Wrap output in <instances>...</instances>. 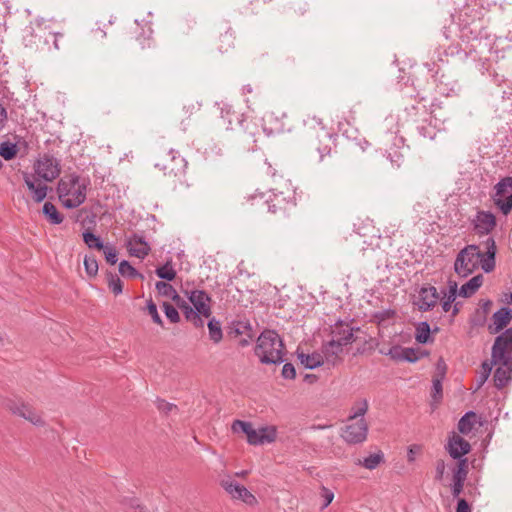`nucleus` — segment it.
<instances>
[{
    "label": "nucleus",
    "mask_w": 512,
    "mask_h": 512,
    "mask_svg": "<svg viewBox=\"0 0 512 512\" xmlns=\"http://www.w3.org/2000/svg\"><path fill=\"white\" fill-rule=\"evenodd\" d=\"M485 254L475 244L467 245L458 254L454 263L455 272L462 277L473 273L481 262V268L489 273L495 268V256L497 252L495 240L488 237L484 242Z\"/></svg>",
    "instance_id": "f257e3e1"
},
{
    "label": "nucleus",
    "mask_w": 512,
    "mask_h": 512,
    "mask_svg": "<svg viewBox=\"0 0 512 512\" xmlns=\"http://www.w3.org/2000/svg\"><path fill=\"white\" fill-rule=\"evenodd\" d=\"M303 138L309 154H316L318 161H324L335 148L336 135L331 133L316 115H308L303 120Z\"/></svg>",
    "instance_id": "f03ea898"
},
{
    "label": "nucleus",
    "mask_w": 512,
    "mask_h": 512,
    "mask_svg": "<svg viewBox=\"0 0 512 512\" xmlns=\"http://www.w3.org/2000/svg\"><path fill=\"white\" fill-rule=\"evenodd\" d=\"M89 181L77 174L61 178L57 185L59 200L65 208H77L86 200Z\"/></svg>",
    "instance_id": "7ed1b4c3"
},
{
    "label": "nucleus",
    "mask_w": 512,
    "mask_h": 512,
    "mask_svg": "<svg viewBox=\"0 0 512 512\" xmlns=\"http://www.w3.org/2000/svg\"><path fill=\"white\" fill-rule=\"evenodd\" d=\"M255 355L263 364H280L284 362V344L274 330H264L257 338Z\"/></svg>",
    "instance_id": "20e7f679"
},
{
    "label": "nucleus",
    "mask_w": 512,
    "mask_h": 512,
    "mask_svg": "<svg viewBox=\"0 0 512 512\" xmlns=\"http://www.w3.org/2000/svg\"><path fill=\"white\" fill-rule=\"evenodd\" d=\"M354 328L349 323L338 321L331 327V339L322 347L328 362L335 363L343 352V347L354 341Z\"/></svg>",
    "instance_id": "39448f33"
},
{
    "label": "nucleus",
    "mask_w": 512,
    "mask_h": 512,
    "mask_svg": "<svg viewBox=\"0 0 512 512\" xmlns=\"http://www.w3.org/2000/svg\"><path fill=\"white\" fill-rule=\"evenodd\" d=\"M413 102L410 106L406 107L407 114L415 121L427 122L428 118L439 120L436 113L437 108H440V103L436 98L429 97L418 91L412 96Z\"/></svg>",
    "instance_id": "423d86ee"
},
{
    "label": "nucleus",
    "mask_w": 512,
    "mask_h": 512,
    "mask_svg": "<svg viewBox=\"0 0 512 512\" xmlns=\"http://www.w3.org/2000/svg\"><path fill=\"white\" fill-rule=\"evenodd\" d=\"M264 203L270 213L289 218L295 213L297 206L295 191L289 188L286 191H272Z\"/></svg>",
    "instance_id": "0eeeda50"
},
{
    "label": "nucleus",
    "mask_w": 512,
    "mask_h": 512,
    "mask_svg": "<svg viewBox=\"0 0 512 512\" xmlns=\"http://www.w3.org/2000/svg\"><path fill=\"white\" fill-rule=\"evenodd\" d=\"M187 164L186 159L178 151L170 149L162 153L155 167L167 176L181 178L186 173Z\"/></svg>",
    "instance_id": "6e6552de"
},
{
    "label": "nucleus",
    "mask_w": 512,
    "mask_h": 512,
    "mask_svg": "<svg viewBox=\"0 0 512 512\" xmlns=\"http://www.w3.org/2000/svg\"><path fill=\"white\" fill-rule=\"evenodd\" d=\"M60 172V162L52 155L44 154L35 164L36 175L47 182L56 179Z\"/></svg>",
    "instance_id": "1a4fd4ad"
},
{
    "label": "nucleus",
    "mask_w": 512,
    "mask_h": 512,
    "mask_svg": "<svg viewBox=\"0 0 512 512\" xmlns=\"http://www.w3.org/2000/svg\"><path fill=\"white\" fill-rule=\"evenodd\" d=\"M368 434V424L365 419H356L348 421L344 427L342 438L349 444H358L366 440Z\"/></svg>",
    "instance_id": "9d476101"
},
{
    "label": "nucleus",
    "mask_w": 512,
    "mask_h": 512,
    "mask_svg": "<svg viewBox=\"0 0 512 512\" xmlns=\"http://www.w3.org/2000/svg\"><path fill=\"white\" fill-rule=\"evenodd\" d=\"M220 485L233 499L242 500L251 506L257 504L256 497L245 486L232 480L230 477L222 479Z\"/></svg>",
    "instance_id": "9b49d317"
},
{
    "label": "nucleus",
    "mask_w": 512,
    "mask_h": 512,
    "mask_svg": "<svg viewBox=\"0 0 512 512\" xmlns=\"http://www.w3.org/2000/svg\"><path fill=\"white\" fill-rule=\"evenodd\" d=\"M433 78L436 83V88L441 95L447 97L458 95L461 90L458 81L451 74L442 72L440 69L435 71Z\"/></svg>",
    "instance_id": "f8f14e48"
},
{
    "label": "nucleus",
    "mask_w": 512,
    "mask_h": 512,
    "mask_svg": "<svg viewBox=\"0 0 512 512\" xmlns=\"http://www.w3.org/2000/svg\"><path fill=\"white\" fill-rule=\"evenodd\" d=\"M475 233L479 236L490 234L496 227V217L490 211L480 210L471 220Z\"/></svg>",
    "instance_id": "ddd939ff"
},
{
    "label": "nucleus",
    "mask_w": 512,
    "mask_h": 512,
    "mask_svg": "<svg viewBox=\"0 0 512 512\" xmlns=\"http://www.w3.org/2000/svg\"><path fill=\"white\" fill-rule=\"evenodd\" d=\"M512 328L506 329L496 337L492 347V358H512Z\"/></svg>",
    "instance_id": "4468645a"
},
{
    "label": "nucleus",
    "mask_w": 512,
    "mask_h": 512,
    "mask_svg": "<svg viewBox=\"0 0 512 512\" xmlns=\"http://www.w3.org/2000/svg\"><path fill=\"white\" fill-rule=\"evenodd\" d=\"M440 294L434 286L421 287L414 304L420 311H430L437 304Z\"/></svg>",
    "instance_id": "2eb2a0df"
},
{
    "label": "nucleus",
    "mask_w": 512,
    "mask_h": 512,
    "mask_svg": "<svg viewBox=\"0 0 512 512\" xmlns=\"http://www.w3.org/2000/svg\"><path fill=\"white\" fill-rule=\"evenodd\" d=\"M494 365H498L494 372L493 380L498 389L505 387L511 380L512 358H493Z\"/></svg>",
    "instance_id": "dca6fc26"
},
{
    "label": "nucleus",
    "mask_w": 512,
    "mask_h": 512,
    "mask_svg": "<svg viewBox=\"0 0 512 512\" xmlns=\"http://www.w3.org/2000/svg\"><path fill=\"white\" fill-rule=\"evenodd\" d=\"M445 449L453 459L460 460L465 459L464 456L470 452L471 445L467 440L453 432L448 438Z\"/></svg>",
    "instance_id": "f3484780"
},
{
    "label": "nucleus",
    "mask_w": 512,
    "mask_h": 512,
    "mask_svg": "<svg viewBox=\"0 0 512 512\" xmlns=\"http://www.w3.org/2000/svg\"><path fill=\"white\" fill-rule=\"evenodd\" d=\"M126 246L129 254L139 259H144L151 251L149 243L139 233L129 236L126 240Z\"/></svg>",
    "instance_id": "a211bd4d"
},
{
    "label": "nucleus",
    "mask_w": 512,
    "mask_h": 512,
    "mask_svg": "<svg viewBox=\"0 0 512 512\" xmlns=\"http://www.w3.org/2000/svg\"><path fill=\"white\" fill-rule=\"evenodd\" d=\"M7 407L13 414L18 415V416L28 420L29 422H31L32 424H34L36 426L44 425V421H43L41 415H39L37 413V411L35 409H33L31 406H29L28 404H25V403L17 404L13 401H9V403L7 404Z\"/></svg>",
    "instance_id": "6ab92c4d"
},
{
    "label": "nucleus",
    "mask_w": 512,
    "mask_h": 512,
    "mask_svg": "<svg viewBox=\"0 0 512 512\" xmlns=\"http://www.w3.org/2000/svg\"><path fill=\"white\" fill-rule=\"evenodd\" d=\"M189 301L202 316L208 318L211 315L210 296L203 290L185 291Z\"/></svg>",
    "instance_id": "aec40b11"
},
{
    "label": "nucleus",
    "mask_w": 512,
    "mask_h": 512,
    "mask_svg": "<svg viewBox=\"0 0 512 512\" xmlns=\"http://www.w3.org/2000/svg\"><path fill=\"white\" fill-rule=\"evenodd\" d=\"M258 128L256 124L246 123L245 129L239 131L238 140L239 146L242 151H255L257 148L256 134Z\"/></svg>",
    "instance_id": "412c9836"
},
{
    "label": "nucleus",
    "mask_w": 512,
    "mask_h": 512,
    "mask_svg": "<svg viewBox=\"0 0 512 512\" xmlns=\"http://www.w3.org/2000/svg\"><path fill=\"white\" fill-rule=\"evenodd\" d=\"M23 180L32 194V199L36 203H40L46 198L48 192V186L46 184L40 182L34 175L27 172L23 173Z\"/></svg>",
    "instance_id": "4be33fe9"
},
{
    "label": "nucleus",
    "mask_w": 512,
    "mask_h": 512,
    "mask_svg": "<svg viewBox=\"0 0 512 512\" xmlns=\"http://www.w3.org/2000/svg\"><path fill=\"white\" fill-rule=\"evenodd\" d=\"M246 438L251 445H260L264 443H271L276 438V430L271 427H262L258 430L252 426L246 434Z\"/></svg>",
    "instance_id": "5701e85b"
},
{
    "label": "nucleus",
    "mask_w": 512,
    "mask_h": 512,
    "mask_svg": "<svg viewBox=\"0 0 512 512\" xmlns=\"http://www.w3.org/2000/svg\"><path fill=\"white\" fill-rule=\"evenodd\" d=\"M262 121V130L268 137L280 134L285 130L283 120L275 116L274 113H266Z\"/></svg>",
    "instance_id": "b1692460"
},
{
    "label": "nucleus",
    "mask_w": 512,
    "mask_h": 512,
    "mask_svg": "<svg viewBox=\"0 0 512 512\" xmlns=\"http://www.w3.org/2000/svg\"><path fill=\"white\" fill-rule=\"evenodd\" d=\"M512 319V310L508 307H502L492 316V325L489 326L491 333H498L509 324Z\"/></svg>",
    "instance_id": "393cba45"
},
{
    "label": "nucleus",
    "mask_w": 512,
    "mask_h": 512,
    "mask_svg": "<svg viewBox=\"0 0 512 512\" xmlns=\"http://www.w3.org/2000/svg\"><path fill=\"white\" fill-rule=\"evenodd\" d=\"M439 120H434V118H428L427 122L424 121H418L417 125V131L420 136H422L424 139L433 140L435 139L437 133L441 130V127H439L438 122ZM444 119L442 120V122Z\"/></svg>",
    "instance_id": "a878e982"
},
{
    "label": "nucleus",
    "mask_w": 512,
    "mask_h": 512,
    "mask_svg": "<svg viewBox=\"0 0 512 512\" xmlns=\"http://www.w3.org/2000/svg\"><path fill=\"white\" fill-rule=\"evenodd\" d=\"M177 306L183 311V314L187 321L192 322L196 327L203 326V320L201 319V313L198 310L193 309L185 300L181 299L176 303Z\"/></svg>",
    "instance_id": "bb28decb"
},
{
    "label": "nucleus",
    "mask_w": 512,
    "mask_h": 512,
    "mask_svg": "<svg viewBox=\"0 0 512 512\" xmlns=\"http://www.w3.org/2000/svg\"><path fill=\"white\" fill-rule=\"evenodd\" d=\"M483 283V276L476 275L463 284L459 290V295L467 298L476 293Z\"/></svg>",
    "instance_id": "cd10ccee"
},
{
    "label": "nucleus",
    "mask_w": 512,
    "mask_h": 512,
    "mask_svg": "<svg viewBox=\"0 0 512 512\" xmlns=\"http://www.w3.org/2000/svg\"><path fill=\"white\" fill-rule=\"evenodd\" d=\"M325 355L319 353L305 354L299 353L298 358L302 365L307 369H315L324 363Z\"/></svg>",
    "instance_id": "c85d7f7f"
},
{
    "label": "nucleus",
    "mask_w": 512,
    "mask_h": 512,
    "mask_svg": "<svg viewBox=\"0 0 512 512\" xmlns=\"http://www.w3.org/2000/svg\"><path fill=\"white\" fill-rule=\"evenodd\" d=\"M369 408V404L367 399L357 400L353 406L351 407V413L348 417V421H354L358 419H364L365 414L367 413Z\"/></svg>",
    "instance_id": "c756f323"
},
{
    "label": "nucleus",
    "mask_w": 512,
    "mask_h": 512,
    "mask_svg": "<svg viewBox=\"0 0 512 512\" xmlns=\"http://www.w3.org/2000/svg\"><path fill=\"white\" fill-rule=\"evenodd\" d=\"M43 214L49 221V223L53 225H58L63 222V216L58 212L55 205L51 202H46L43 205Z\"/></svg>",
    "instance_id": "7c9ffc66"
},
{
    "label": "nucleus",
    "mask_w": 512,
    "mask_h": 512,
    "mask_svg": "<svg viewBox=\"0 0 512 512\" xmlns=\"http://www.w3.org/2000/svg\"><path fill=\"white\" fill-rule=\"evenodd\" d=\"M384 462V454L382 451H378L371 454L362 460H358L357 464L363 466L368 470H373Z\"/></svg>",
    "instance_id": "2f4dec72"
},
{
    "label": "nucleus",
    "mask_w": 512,
    "mask_h": 512,
    "mask_svg": "<svg viewBox=\"0 0 512 512\" xmlns=\"http://www.w3.org/2000/svg\"><path fill=\"white\" fill-rule=\"evenodd\" d=\"M155 287L160 295L171 298L176 303L182 299L178 295L176 289L169 283H166L164 281H158Z\"/></svg>",
    "instance_id": "473e14b6"
},
{
    "label": "nucleus",
    "mask_w": 512,
    "mask_h": 512,
    "mask_svg": "<svg viewBox=\"0 0 512 512\" xmlns=\"http://www.w3.org/2000/svg\"><path fill=\"white\" fill-rule=\"evenodd\" d=\"M430 325L426 321L419 322L416 326L415 339L420 344H426L430 341Z\"/></svg>",
    "instance_id": "72a5a7b5"
},
{
    "label": "nucleus",
    "mask_w": 512,
    "mask_h": 512,
    "mask_svg": "<svg viewBox=\"0 0 512 512\" xmlns=\"http://www.w3.org/2000/svg\"><path fill=\"white\" fill-rule=\"evenodd\" d=\"M118 270L123 277L144 279V275L138 272L127 260H122L119 263Z\"/></svg>",
    "instance_id": "f704fd0d"
},
{
    "label": "nucleus",
    "mask_w": 512,
    "mask_h": 512,
    "mask_svg": "<svg viewBox=\"0 0 512 512\" xmlns=\"http://www.w3.org/2000/svg\"><path fill=\"white\" fill-rule=\"evenodd\" d=\"M209 338L214 343H219L223 338L221 324L215 318H212L208 322Z\"/></svg>",
    "instance_id": "c9c22d12"
},
{
    "label": "nucleus",
    "mask_w": 512,
    "mask_h": 512,
    "mask_svg": "<svg viewBox=\"0 0 512 512\" xmlns=\"http://www.w3.org/2000/svg\"><path fill=\"white\" fill-rule=\"evenodd\" d=\"M155 273L159 278L167 281H172L176 277V271L171 261H167L163 266L157 267Z\"/></svg>",
    "instance_id": "e433bc0d"
},
{
    "label": "nucleus",
    "mask_w": 512,
    "mask_h": 512,
    "mask_svg": "<svg viewBox=\"0 0 512 512\" xmlns=\"http://www.w3.org/2000/svg\"><path fill=\"white\" fill-rule=\"evenodd\" d=\"M109 289L115 294L120 295L123 292V282L120 277L112 272L106 274Z\"/></svg>",
    "instance_id": "4c0bfd02"
},
{
    "label": "nucleus",
    "mask_w": 512,
    "mask_h": 512,
    "mask_svg": "<svg viewBox=\"0 0 512 512\" xmlns=\"http://www.w3.org/2000/svg\"><path fill=\"white\" fill-rule=\"evenodd\" d=\"M475 417V413L473 411L467 412L464 416H462L458 422V430L462 434H469L473 428V422L471 418Z\"/></svg>",
    "instance_id": "58836bf2"
},
{
    "label": "nucleus",
    "mask_w": 512,
    "mask_h": 512,
    "mask_svg": "<svg viewBox=\"0 0 512 512\" xmlns=\"http://www.w3.org/2000/svg\"><path fill=\"white\" fill-rule=\"evenodd\" d=\"M83 241L89 248H95L101 250L104 247V243L101 238L90 231L83 233Z\"/></svg>",
    "instance_id": "ea45409f"
},
{
    "label": "nucleus",
    "mask_w": 512,
    "mask_h": 512,
    "mask_svg": "<svg viewBox=\"0 0 512 512\" xmlns=\"http://www.w3.org/2000/svg\"><path fill=\"white\" fill-rule=\"evenodd\" d=\"M452 474V478L462 479L466 481L468 475V460H458L456 467L452 470Z\"/></svg>",
    "instance_id": "a19ab883"
},
{
    "label": "nucleus",
    "mask_w": 512,
    "mask_h": 512,
    "mask_svg": "<svg viewBox=\"0 0 512 512\" xmlns=\"http://www.w3.org/2000/svg\"><path fill=\"white\" fill-rule=\"evenodd\" d=\"M84 268L88 276L95 277L98 273V261L94 255H86L84 258Z\"/></svg>",
    "instance_id": "79ce46f5"
},
{
    "label": "nucleus",
    "mask_w": 512,
    "mask_h": 512,
    "mask_svg": "<svg viewBox=\"0 0 512 512\" xmlns=\"http://www.w3.org/2000/svg\"><path fill=\"white\" fill-rule=\"evenodd\" d=\"M103 251L105 260L110 265H115L118 261V252L114 245L107 243L101 249Z\"/></svg>",
    "instance_id": "37998d69"
},
{
    "label": "nucleus",
    "mask_w": 512,
    "mask_h": 512,
    "mask_svg": "<svg viewBox=\"0 0 512 512\" xmlns=\"http://www.w3.org/2000/svg\"><path fill=\"white\" fill-rule=\"evenodd\" d=\"M16 144L10 142H3L0 144V156L5 160H11L16 156Z\"/></svg>",
    "instance_id": "c03bdc74"
},
{
    "label": "nucleus",
    "mask_w": 512,
    "mask_h": 512,
    "mask_svg": "<svg viewBox=\"0 0 512 512\" xmlns=\"http://www.w3.org/2000/svg\"><path fill=\"white\" fill-rule=\"evenodd\" d=\"M234 39L235 37L231 31V28H228V30L220 37L219 50L228 51L234 46Z\"/></svg>",
    "instance_id": "a18cd8bd"
},
{
    "label": "nucleus",
    "mask_w": 512,
    "mask_h": 512,
    "mask_svg": "<svg viewBox=\"0 0 512 512\" xmlns=\"http://www.w3.org/2000/svg\"><path fill=\"white\" fill-rule=\"evenodd\" d=\"M494 366V363H493V358L491 357V360L490 361H484L482 364H481V371H480V376H479V379H478V386H482L488 379V377L490 376L491 374V371H492V368Z\"/></svg>",
    "instance_id": "49530a36"
},
{
    "label": "nucleus",
    "mask_w": 512,
    "mask_h": 512,
    "mask_svg": "<svg viewBox=\"0 0 512 512\" xmlns=\"http://www.w3.org/2000/svg\"><path fill=\"white\" fill-rule=\"evenodd\" d=\"M163 310L165 313V316L171 323H178L180 320L179 313L177 309L170 303L164 302L163 303Z\"/></svg>",
    "instance_id": "de8ad7c7"
},
{
    "label": "nucleus",
    "mask_w": 512,
    "mask_h": 512,
    "mask_svg": "<svg viewBox=\"0 0 512 512\" xmlns=\"http://www.w3.org/2000/svg\"><path fill=\"white\" fill-rule=\"evenodd\" d=\"M404 347L399 345L392 346L388 351L380 350L383 355L389 356L392 360L403 361Z\"/></svg>",
    "instance_id": "09e8293b"
},
{
    "label": "nucleus",
    "mask_w": 512,
    "mask_h": 512,
    "mask_svg": "<svg viewBox=\"0 0 512 512\" xmlns=\"http://www.w3.org/2000/svg\"><path fill=\"white\" fill-rule=\"evenodd\" d=\"M422 357V353L419 349L404 348L403 361L415 363Z\"/></svg>",
    "instance_id": "8fccbe9b"
},
{
    "label": "nucleus",
    "mask_w": 512,
    "mask_h": 512,
    "mask_svg": "<svg viewBox=\"0 0 512 512\" xmlns=\"http://www.w3.org/2000/svg\"><path fill=\"white\" fill-rule=\"evenodd\" d=\"M196 24L195 20L192 18H185L181 20L177 25V33L186 35L193 29Z\"/></svg>",
    "instance_id": "3c124183"
},
{
    "label": "nucleus",
    "mask_w": 512,
    "mask_h": 512,
    "mask_svg": "<svg viewBox=\"0 0 512 512\" xmlns=\"http://www.w3.org/2000/svg\"><path fill=\"white\" fill-rule=\"evenodd\" d=\"M252 424L250 422L235 420L232 423L231 429L234 433H243L247 434Z\"/></svg>",
    "instance_id": "603ef678"
},
{
    "label": "nucleus",
    "mask_w": 512,
    "mask_h": 512,
    "mask_svg": "<svg viewBox=\"0 0 512 512\" xmlns=\"http://www.w3.org/2000/svg\"><path fill=\"white\" fill-rule=\"evenodd\" d=\"M495 204L499 207L504 215H508L512 210V194L509 195L505 200L496 199Z\"/></svg>",
    "instance_id": "864d4df0"
},
{
    "label": "nucleus",
    "mask_w": 512,
    "mask_h": 512,
    "mask_svg": "<svg viewBox=\"0 0 512 512\" xmlns=\"http://www.w3.org/2000/svg\"><path fill=\"white\" fill-rule=\"evenodd\" d=\"M147 312L151 316L154 323L162 325L163 322L157 311V306L152 300L147 302Z\"/></svg>",
    "instance_id": "5fc2aeb1"
},
{
    "label": "nucleus",
    "mask_w": 512,
    "mask_h": 512,
    "mask_svg": "<svg viewBox=\"0 0 512 512\" xmlns=\"http://www.w3.org/2000/svg\"><path fill=\"white\" fill-rule=\"evenodd\" d=\"M321 497L323 498V505L321 507V510H324L325 508H327L331 502L333 501L334 499V493L333 491H331L330 489H328L327 487L325 486H322L321 488Z\"/></svg>",
    "instance_id": "6e6d98bb"
},
{
    "label": "nucleus",
    "mask_w": 512,
    "mask_h": 512,
    "mask_svg": "<svg viewBox=\"0 0 512 512\" xmlns=\"http://www.w3.org/2000/svg\"><path fill=\"white\" fill-rule=\"evenodd\" d=\"M465 480L452 478L451 493L454 498H458L463 491Z\"/></svg>",
    "instance_id": "4d7b16f0"
},
{
    "label": "nucleus",
    "mask_w": 512,
    "mask_h": 512,
    "mask_svg": "<svg viewBox=\"0 0 512 512\" xmlns=\"http://www.w3.org/2000/svg\"><path fill=\"white\" fill-rule=\"evenodd\" d=\"M63 38V34L62 33H59V32H50L49 35L47 37H45L44 39V43L45 44H49L50 42V39L52 40V43H53V49L54 50H59L60 49V39Z\"/></svg>",
    "instance_id": "13d9d810"
},
{
    "label": "nucleus",
    "mask_w": 512,
    "mask_h": 512,
    "mask_svg": "<svg viewBox=\"0 0 512 512\" xmlns=\"http://www.w3.org/2000/svg\"><path fill=\"white\" fill-rule=\"evenodd\" d=\"M508 187H512V177L501 179L495 186L496 194L502 195Z\"/></svg>",
    "instance_id": "bf43d9fd"
},
{
    "label": "nucleus",
    "mask_w": 512,
    "mask_h": 512,
    "mask_svg": "<svg viewBox=\"0 0 512 512\" xmlns=\"http://www.w3.org/2000/svg\"><path fill=\"white\" fill-rule=\"evenodd\" d=\"M445 469H446V464H445L444 460H442V459L437 460L436 464H435V480L436 481L443 480Z\"/></svg>",
    "instance_id": "052dcab7"
},
{
    "label": "nucleus",
    "mask_w": 512,
    "mask_h": 512,
    "mask_svg": "<svg viewBox=\"0 0 512 512\" xmlns=\"http://www.w3.org/2000/svg\"><path fill=\"white\" fill-rule=\"evenodd\" d=\"M290 9L293 10L296 15H304L308 9V5L306 2L295 1L291 4Z\"/></svg>",
    "instance_id": "680f3d73"
},
{
    "label": "nucleus",
    "mask_w": 512,
    "mask_h": 512,
    "mask_svg": "<svg viewBox=\"0 0 512 512\" xmlns=\"http://www.w3.org/2000/svg\"><path fill=\"white\" fill-rule=\"evenodd\" d=\"M442 293H443L442 300H449V303H453L455 301L456 295H457V284L454 283L453 285H451L449 287L448 291H442Z\"/></svg>",
    "instance_id": "e2e57ef3"
},
{
    "label": "nucleus",
    "mask_w": 512,
    "mask_h": 512,
    "mask_svg": "<svg viewBox=\"0 0 512 512\" xmlns=\"http://www.w3.org/2000/svg\"><path fill=\"white\" fill-rule=\"evenodd\" d=\"M281 374L285 379H294L296 376L295 367L291 363H286L282 368Z\"/></svg>",
    "instance_id": "0e129e2a"
},
{
    "label": "nucleus",
    "mask_w": 512,
    "mask_h": 512,
    "mask_svg": "<svg viewBox=\"0 0 512 512\" xmlns=\"http://www.w3.org/2000/svg\"><path fill=\"white\" fill-rule=\"evenodd\" d=\"M388 158L393 166L400 167L403 162V154L398 151L389 152Z\"/></svg>",
    "instance_id": "69168bd1"
},
{
    "label": "nucleus",
    "mask_w": 512,
    "mask_h": 512,
    "mask_svg": "<svg viewBox=\"0 0 512 512\" xmlns=\"http://www.w3.org/2000/svg\"><path fill=\"white\" fill-rule=\"evenodd\" d=\"M432 390H433V398L440 399L442 398V381L439 378H435L432 381Z\"/></svg>",
    "instance_id": "338daca9"
},
{
    "label": "nucleus",
    "mask_w": 512,
    "mask_h": 512,
    "mask_svg": "<svg viewBox=\"0 0 512 512\" xmlns=\"http://www.w3.org/2000/svg\"><path fill=\"white\" fill-rule=\"evenodd\" d=\"M157 408L166 414L177 409V407L174 404L168 403L165 400L161 399L157 401Z\"/></svg>",
    "instance_id": "774afa93"
}]
</instances>
